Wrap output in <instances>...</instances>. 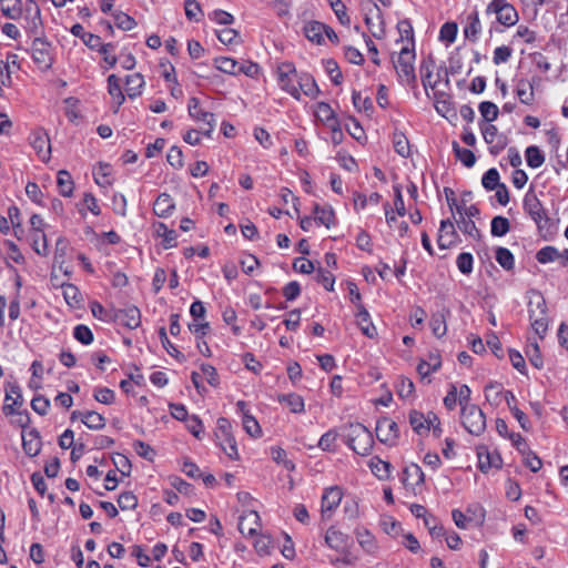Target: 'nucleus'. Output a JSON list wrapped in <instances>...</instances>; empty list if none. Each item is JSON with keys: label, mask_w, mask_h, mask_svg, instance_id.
<instances>
[{"label": "nucleus", "mask_w": 568, "mask_h": 568, "mask_svg": "<svg viewBox=\"0 0 568 568\" xmlns=\"http://www.w3.org/2000/svg\"><path fill=\"white\" fill-rule=\"evenodd\" d=\"M397 31L399 38L395 41L396 50H393V54L397 53V63L394 64L398 81L403 85L415 87L416 84V72H415V40L414 30L409 21L403 20L397 23Z\"/></svg>", "instance_id": "1"}, {"label": "nucleus", "mask_w": 568, "mask_h": 568, "mask_svg": "<svg viewBox=\"0 0 568 568\" xmlns=\"http://www.w3.org/2000/svg\"><path fill=\"white\" fill-rule=\"evenodd\" d=\"M528 314L534 333L542 339L548 331L549 317L546 300L539 291L528 292Z\"/></svg>", "instance_id": "2"}, {"label": "nucleus", "mask_w": 568, "mask_h": 568, "mask_svg": "<svg viewBox=\"0 0 568 568\" xmlns=\"http://www.w3.org/2000/svg\"><path fill=\"white\" fill-rule=\"evenodd\" d=\"M348 446L356 453L365 455L372 447L373 437L368 428L359 423H349L344 426Z\"/></svg>", "instance_id": "3"}, {"label": "nucleus", "mask_w": 568, "mask_h": 568, "mask_svg": "<svg viewBox=\"0 0 568 568\" xmlns=\"http://www.w3.org/2000/svg\"><path fill=\"white\" fill-rule=\"evenodd\" d=\"M275 74L280 89L290 94L295 100L300 101L301 93L296 85L300 73L297 72L295 65L287 61L281 62L276 67Z\"/></svg>", "instance_id": "4"}, {"label": "nucleus", "mask_w": 568, "mask_h": 568, "mask_svg": "<svg viewBox=\"0 0 568 568\" xmlns=\"http://www.w3.org/2000/svg\"><path fill=\"white\" fill-rule=\"evenodd\" d=\"M486 16H495L496 22L504 27H513L518 22V12L507 0H491L485 10Z\"/></svg>", "instance_id": "5"}, {"label": "nucleus", "mask_w": 568, "mask_h": 568, "mask_svg": "<svg viewBox=\"0 0 568 568\" xmlns=\"http://www.w3.org/2000/svg\"><path fill=\"white\" fill-rule=\"evenodd\" d=\"M215 437L217 445L233 460L239 459V450L235 438L232 435V425L227 418L217 419Z\"/></svg>", "instance_id": "6"}, {"label": "nucleus", "mask_w": 568, "mask_h": 568, "mask_svg": "<svg viewBox=\"0 0 568 568\" xmlns=\"http://www.w3.org/2000/svg\"><path fill=\"white\" fill-rule=\"evenodd\" d=\"M462 423L466 430L479 436L486 429V417L483 410L474 404H465L462 408Z\"/></svg>", "instance_id": "7"}, {"label": "nucleus", "mask_w": 568, "mask_h": 568, "mask_svg": "<svg viewBox=\"0 0 568 568\" xmlns=\"http://www.w3.org/2000/svg\"><path fill=\"white\" fill-rule=\"evenodd\" d=\"M189 115L196 122L202 123V133L204 136L211 138L215 129V118L211 112L202 110L200 106V100L192 97L187 103Z\"/></svg>", "instance_id": "8"}, {"label": "nucleus", "mask_w": 568, "mask_h": 568, "mask_svg": "<svg viewBox=\"0 0 568 568\" xmlns=\"http://www.w3.org/2000/svg\"><path fill=\"white\" fill-rule=\"evenodd\" d=\"M4 392L3 414L6 416L14 415L23 404L21 388L16 382H7Z\"/></svg>", "instance_id": "9"}, {"label": "nucleus", "mask_w": 568, "mask_h": 568, "mask_svg": "<svg viewBox=\"0 0 568 568\" xmlns=\"http://www.w3.org/2000/svg\"><path fill=\"white\" fill-rule=\"evenodd\" d=\"M524 209L526 213L535 221L538 229L542 230L548 226L549 219L546 211L535 194H527L524 199Z\"/></svg>", "instance_id": "10"}, {"label": "nucleus", "mask_w": 568, "mask_h": 568, "mask_svg": "<svg viewBox=\"0 0 568 568\" xmlns=\"http://www.w3.org/2000/svg\"><path fill=\"white\" fill-rule=\"evenodd\" d=\"M480 131L485 142L489 145L490 153L497 154L506 148L507 138L499 133L494 124H481Z\"/></svg>", "instance_id": "11"}, {"label": "nucleus", "mask_w": 568, "mask_h": 568, "mask_svg": "<svg viewBox=\"0 0 568 568\" xmlns=\"http://www.w3.org/2000/svg\"><path fill=\"white\" fill-rule=\"evenodd\" d=\"M30 144L37 152L39 159L48 162L51 156V144L48 133L42 129H37L30 134Z\"/></svg>", "instance_id": "12"}, {"label": "nucleus", "mask_w": 568, "mask_h": 568, "mask_svg": "<svg viewBox=\"0 0 568 568\" xmlns=\"http://www.w3.org/2000/svg\"><path fill=\"white\" fill-rule=\"evenodd\" d=\"M400 480L407 490H415L424 483V473L416 464H410L403 470Z\"/></svg>", "instance_id": "13"}, {"label": "nucleus", "mask_w": 568, "mask_h": 568, "mask_svg": "<svg viewBox=\"0 0 568 568\" xmlns=\"http://www.w3.org/2000/svg\"><path fill=\"white\" fill-rule=\"evenodd\" d=\"M260 516L254 510L244 511L239 520V530L244 536H254L261 527Z\"/></svg>", "instance_id": "14"}, {"label": "nucleus", "mask_w": 568, "mask_h": 568, "mask_svg": "<svg viewBox=\"0 0 568 568\" xmlns=\"http://www.w3.org/2000/svg\"><path fill=\"white\" fill-rule=\"evenodd\" d=\"M115 321L130 329H135L141 324L140 310L135 306L119 310L115 313Z\"/></svg>", "instance_id": "15"}, {"label": "nucleus", "mask_w": 568, "mask_h": 568, "mask_svg": "<svg viewBox=\"0 0 568 568\" xmlns=\"http://www.w3.org/2000/svg\"><path fill=\"white\" fill-rule=\"evenodd\" d=\"M237 412L242 414V424L245 432L252 437H260L262 429L254 416L248 414L247 405L243 400L236 403Z\"/></svg>", "instance_id": "16"}, {"label": "nucleus", "mask_w": 568, "mask_h": 568, "mask_svg": "<svg viewBox=\"0 0 568 568\" xmlns=\"http://www.w3.org/2000/svg\"><path fill=\"white\" fill-rule=\"evenodd\" d=\"M342 489L337 486H332L325 489L324 494L322 495L321 505L323 518L326 517L327 513H331L332 510L338 507V505L342 501Z\"/></svg>", "instance_id": "17"}, {"label": "nucleus", "mask_w": 568, "mask_h": 568, "mask_svg": "<svg viewBox=\"0 0 568 568\" xmlns=\"http://www.w3.org/2000/svg\"><path fill=\"white\" fill-rule=\"evenodd\" d=\"M296 85L300 89L301 95L304 94L312 100H315L321 94V90L315 79L307 72L300 73Z\"/></svg>", "instance_id": "18"}, {"label": "nucleus", "mask_w": 568, "mask_h": 568, "mask_svg": "<svg viewBox=\"0 0 568 568\" xmlns=\"http://www.w3.org/2000/svg\"><path fill=\"white\" fill-rule=\"evenodd\" d=\"M457 233L450 220L440 222L439 234L437 239L438 246L443 250L449 248L456 242Z\"/></svg>", "instance_id": "19"}, {"label": "nucleus", "mask_w": 568, "mask_h": 568, "mask_svg": "<svg viewBox=\"0 0 568 568\" xmlns=\"http://www.w3.org/2000/svg\"><path fill=\"white\" fill-rule=\"evenodd\" d=\"M313 214L315 216V222L318 225H324L325 227L331 229L336 224L335 212L331 205L315 204L313 207Z\"/></svg>", "instance_id": "20"}, {"label": "nucleus", "mask_w": 568, "mask_h": 568, "mask_svg": "<svg viewBox=\"0 0 568 568\" xmlns=\"http://www.w3.org/2000/svg\"><path fill=\"white\" fill-rule=\"evenodd\" d=\"M325 544L336 551H344L348 545V536L335 527H329L325 534Z\"/></svg>", "instance_id": "21"}, {"label": "nucleus", "mask_w": 568, "mask_h": 568, "mask_svg": "<svg viewBox=\"0 0 568 568\" xmlns=\"http://www.w3.org/2000/svg\"><path fill=\"white\" fill-rule=\"evenodd\" d=\"M22 447L27 455L37 456L41 449V442L36 429L22 432Z\"/></svg>", "instance_id": "22"}, {"label": "nucleus", "mask_w": 568, "mask_h": 568, "mask_svg": "<svg viewBox=\"0 0 568 568\" xmlns=\"http://www.w3.org/2000/svg\"><path fill=\"white\" fill-rule=\"evenodd\" d=\"M174 209L175 203L168 193L160 194L153 204V212L159 217L170 216L173 213Z\"/></svg>", "instance_id": "23"}, {"label": "nucleus", "mask_w": 568, "mask_h": 568, "mask_svg": "<svg viewBox=\"0 0 568 568\" xmlns=\"http://www.w3.org/2000/svg\"><path fill=\"white\" fill-rule=\"evenodd\" d=\"M478 457V467L481 471L486 473L490 468H499L501 465V459L498 455H491L487 448L479 447L477 449Z\"/></svg>", "instance_id": "24"}, {"label": "nucleus", "mask_w": 568, "mask_h": 568, "mask_svg": "<svg viewBox=\"0 0 568 568\" xmlns=\"http://www.w3.org/2000/svg\"><path fill=\"white\" fill-rule=\"evenodd\" d=\"M326 30V24L318 22V21H311L307 22L304 26V34L305 37L316 43V44H323L324 43V32Z\"/></svg>", "instance_id": "25"}, {"label": "nucleus", "mask_w": 568, "mask_h": 568, "mask_svg": "<svg viewBox=\"0 0 568 568\" xmlns=\"http://www.w3.org/2000/svg\"><path fill=\"white\" fill-rule=\"evenodd\" d=\"M516 94L521 103L532 104L535 101L534 83L526 79H519L516 85Z\"/></svg>", "instance_id": "26"}, {"label": "nucleus", "mask_w": 568, "mask_h": 568, "mask_svg": "<svg viewBox=\"0 0 568 568\" xmlns=\"http://www.w3.org/2000/svg\"><path fill=\"white\" fill-rule=\"evenodd\" d=\"M314 114L317 121L325 126L338 120L332 106L326 102H317L315 104Z\"/></svg>", "instance_id": "27"}, {"label": "nucleus", "mask_w": 568, "mask_h": 568, "mask_svg": "<svg viewBox=\"0 0 568 568\" xmlns=\"http://www.w3.org/2000/svg\"><path fill=\"white\" fill-rule=\"evenodd\" d=\"M108 92L112 97L113 102L115 103V112L123 104L125 97L122 92L120 79L115 74H111L108 78Z\"/></svg>", "instance_id": "28"}, {"label": "nucleus", "mask_w": 568, "mask_h": 568, "mask_svg": "<svg viewBox=\"0 0 568 568\" xmlns=\"http://www.w3.org/2000/svg\"><path fill=\"white\" fill-rule=\"evenodd\" d=\"M442 366L440 356L436 353L428 355V361H422L417 366V372L422 378L429 376L432 373L438 371Z\"/></svg>", "instance_id": "29"}, {"label": "nucleus", "mask_w": 568, "mask_h": 568, "mask_svg": "<svg viewBox=\"0 0 568 568\" xmlns=\"http://www.w3.org/2000/svg\"><path fill=\"white\" fill-rule=\"evenodd\" d=\"M357 324L361 331L368 337H373L376 333L375 326L369 321V314L363 304H358L357 312L355 314Z\"/></svg>", "instance_id": "30"}, {"label": "nucleus", "mask_w": 568, "mask_h": 568, "mask_svg": "<svg viewBox=\"0 0 568 568\" xmlns=\"http://www.w3.org/2000/svg\"><path fill=\"white\" fill-rule=\"evenodd\" d=\"M481 32V23L477 11H473L467 17V24L464 28V34L467 39L476 41Z\"/></svg>", "instance_id": "31"}, {"label": "nucleus", "mask_w": 568, "mask_h": 568, "mask_svg": "<svg viewBox=\"0 0 568 568\" xmlns=\"http://www.w3.org/2000/svg\"><path fill=\"white\" fill-rule=\"evenodd\" d=\"M155 234L162 237L165 248L176 246L178 234L174 230H170L164 223L158 222L154 224Z\"/></svg>", "instance_id": "32"}, {"label": "nucleus", "mask_w": 568, "mask_h": 568, "mask_svg": "<svg viewBox=\"0 0 568 568\" xmlns=\"http://www.w3.org/2000/svg\"><path fill=\"white\" fill-rule=\"evenodd\" d=\"M435 64L432 60H424L420 64V78L424 88L435 89L437 85V79L434 77Z\"/></svg>", "instance_id": "33"}, {"label": "nucleus", "mask_w": 568, "mask_h": 568, "mask_svg": "<svg viewBox=\"0 0 568 568\" xmlns=\"http://www.w3.org/2000/svg\"><path fill=\"white\" fill-rule=\"evenodd\" d=\"M356 538L361 547L368 554H374L377 549L374 536L364 527H358L355 531Z\"/></svg>", "instance_id": "34"}, {"label": "nucleus", "mask_w": 568, "mask_h": 568, "mask_svg": "<svg viewBox=\"0 0 568 568\" xmlns=\"http://www.w3.org/2000/svg\"><path fill=\"white\" fill-rule=\"evenodd\" d=\"M125 90L129 98L133 99L139 97L142 93V88L144 85V79L140 73L129 74L125 78Z\"/></svg>", "instance_id": "35"}, {"label": "nucleus", "mask_w": 568, "mask_h": 568, "mask_svg": "<svg viewBox=\"0 0 568 568\" xmlns=\"http://www.w3.org/2000/svg\"><path fill=\"white\" fill-rule=\"evenodd\" d=\"M368 466L372 473L378 479H387L389 477L390 464L388 462H385L378 457H372L369 459Z\"/></svg>", "instance_id": "36"}, {"label": "nucleus", "mask_w": 568, "mask_h": 568, "mask_svg": "<svg viewBox=\"0 0 568 568\" xmlns=\"http://www.w3.org/2000/svg\"><path fill=\"white\" fill-rule=\"evenodd\" d=\"M62 294L68 305L77 307L82 302L80 290L73 284H63Z\"/></svg>", "instance_id": "37"}, {"label": "nucleus", "mask_w": 568, "mask_h": 568, "mask_svg": "<svg viewBox=\"0 0 568 568\" xmlns=\"http://www.w3.org/2000/svg\"><path fill=\"white\" fill-rule=\"evenodd\" d=\"M58 189L62 196L69 197L73 193V181L69 172L59 171L58 172Z\"/></svg>", "instance_id": "38"}, {"label": "nucleus", "mask_w": 568, "mask_h": 568, "mask_svg": "<svg viewBox=\"0 0 568 568\" xmlns=\"http://www.w3.org/2000/svg\"><path fill=\"white\" fill-rule=\"evenodd\" d=\"M82 423L90 429H102L105 426V418L93 410L84 412Z\"/></svg>", "instance_id": "39"}, {"label": "nucleus", "mask_w": 568, "mask_h": 568, "mask_svg": "<svg viewBox=\"0 0 568 568\" xmlns=\"http://www.w3.org/2000/svg\"><path fill=\"white\" fill-rule=\"evenodd\" d=\"M278 400L286 404L292 413L296 414L304 412V399L297 394L291 393L287 395H282L278 397Z\"/></svg>", "instance_id": "40"}, {"label": "nucleus", "mask_w": 568, "mask_h": 568, "mask_svg": "<svg viewBox=\"0 0 568 568\" xmlns=\"http://www.w3.org/2000/svg\"><path fill=\"white\" fill-rule=\"evenodd\" d=\"M214 65L217 70L227 73V74H237V62L233 58L229 57H219L214 59Z\"/></svg>", "instance_id": "41"}, {"label": "nucleus", "mask_w": 568, "mask_h": 568, "mask_svg": "<svg viewBox=\"0 0 568 568\" xmlns=\"http://www.w3.org/2000/svg\"><path fill=\"white\" fill-rule=\"evenodd\" d=\"M504 394L501 385L498 383H490L485 387V397L491 405H499Z\"/></svg>", "instance_id": "42"}, {"label": "nucleus", "mask_w": 568, "mask_h": 568, "mask_svg": "<svg viewBox=\"0 0 568 568\" xmlns=\"http://www.w3.org/2000/svg\"><path fill=\"white\" fill-rule=\"evenodd\" d=\"M496 261L506 271H510L515 266V257L506 247H498L496 250Z\"/></svg>", "instance_id": "43"}, {"label": "nucleus", "mask_w": 568, "mask_h": 568, "mask_svg": "<svg viewBox=\"0 0 568 568\" xmlns=\"http://www.w3.org/2000/svg\"><path fill=\"white\" fill-rule=\"evenodd\" d=\"M510 230L509 220L504 216H495L491 220L490 232L494 236H504Z\"/></svg>", "instance_id": "44"}, {"label": "nucleus", "mask_w": 568, "mask_h": 568, "mask_svg": "<svg viewBox=\"0 0 568 568\" xmlns=\"http://www.w3.org/2000/svg\"><path fill=\"white\" fill-rule=\"evenodd\" d=\"M393 146L395 148V151L403 158H407L410 154L408 140L400 132H393Z\"/></svg>", "instance_id": "45"}, {"label": "nucleus", "mask_w": 568, "mask_h": 568, "mask_svg": "<svg viewBox=\"0 0 568 568\" xmlns=\"http://www.w3.org/2000/svg\"><path fill=\"white\" fill-rule=\"evenodd\" d=\"M453 150L455 152L456 158L460 160L465 166L471 168L475 164L476 158L473 151L459 146L457 142L453 143Z\"/></svg>", "instance_id": "46"}, {"label": "nucleus", "mask_w": 568, "mask_h": 568, "mask_svg": "<svg viewBox=\"0 0 568 568\" xmlns=\"http://www.w3.org/2000/svg\"><path fill=\"white\" fill-rule=\"evenodd\" d=\"M456 223H457L458 229L463 233L469 235L473 239L479 237V231H478L475 222L473 221V219H467L466 216H459L456 220Z\"/></svg>", "instance_id": "47"}, {"label": "nucleus", "mask_w": 568, "mask_h": 568, "mask_svg": "<svg viewBox=\"0 0 568 568\" xmlns=\"http://www.w3.org/2000/svg\"><path fill=\"white\" fill-rule=\"evenodd\" d=\"M32 247L37 254L47 256L49 253L45 233L31 232Z\"/></svg>", "instance_id": "48"}, {"label": "nucleus", "mask_w": 568, "mask_h": 568, "mask_svg": "<svg viewBox=\"0 0 568 568\" xmlns=\"http://www.w3.org/2000/svg\"><path fill=\"white\" fill-rule=\"evenodd\" d=\"M526 161L528 166L537 169L544 164L545 156L537 146L532 145L526 149Z\"/></svg>", "instance_id": "49"}, {"label": "nucleus", "mask_w": 568, "mask_h": 568, "mask_svg": "<svg viewBox=\"0 0 568 568\" xmlns=\"http://www.w3.org/2000/svg\"><path fill=\"white\" fill-rule=\"evenodd\" d=\"M113 19H114L115 26L119 29L124 30V31H130V30L134 29L136 26V21L132 17H130L129 14H126L122 11L114 12Z\"/></svg>", "instance_id": "50"}, {"label": "nucleus", "mask_w": 568, "mask_h": 568, "mask_svg": "<svg viewBox=\"0 0 568 568\" xmlns=\"http://www.w3.org/2000/svg\"><path fill=\"white\" fill-rule=\"evenodd\" d=\"M2 13L10 18L17 19L21 14L20 0H0Z\"/></svg>", "instance_id": "51"}, {"label": "nucleus", "mask_w": 568, "mask_h": 568, "mask_svg": "<svg viewBox=\"0 0 568 568\" xmlns=\"http://www.w3.org/2000/svg\"><path fill=\"white\" fill-rule=\"evenodd\" d=\"M479 112L483 116V119L490 123L495 121L498 116L499 110L498 106L489 101H484L479 104Z\"/></svg>", "instance_id": "52"}, {"label": "nucleus", "mask_w": 568, "mask_h": 568, "mask_svg": "<svg viewBox=\"0 0 568 568\" xmlns=\"http://www.w3.org/2000/svg\"><path fill=\"white\" fill-rule=\"evenodd\" d=\"M414 383L406 377H402L397 385V394L400 398L410 400L414 397Z\"/></svg>", "instance_id": "53"}, {"label": "nucleus", "mask_w": 568, "mask_h": 568, "mask_svg": "<svg viewBox=\"0 0 568 568\" xmlns=\"http://www.w3.org/2000/svg\"><path fill=\"white\" fill-rule=\"evenodd\" d=\"M430 327L435 336H444L447 331L445 315L443 313L433 315L430 320Z\"/></svg>", "instance_id": "54"}, {"label": "nucleus", "mask_w": 568, "mask_h": 568, "mask_svg": "<svg viewBox=\"0 0 568 568\" xmlns=\"http://www.w3.org/2000/svg\"><path fill=\"white\" fill-rule=\"evenodd\" d=\"M41 45L43 44L41 43ZM31 55L33 61L38 63L41 68L50 67L51 59L45 48H38L37 45H33Z\"/></svg>", "instance_id": "55"}, {"label": "nucleus", "mask_w": 568, "mask_h": 568, "mask_svg": "<svg viewBox=\"0 0 568 568\" xmlns=\"http://www.w3.org/2000/svg\"><path fill=\"white\" fill-rule=\"evenodd\" d=\"M328 3L342 24H349L351 19L342 0H328Z\"/></svg>", "instance_id": "56"}, {"label": "nucleus", "mask_w": 568, "mask_h": 568, "mask_svg": "<svg viewBox=\"0 0 568 568\" xmlns=\"http://www.w3.org/2000/svg\"><path fill=\"white\" fill-rule=\"evenodd\" d=\"M559 257V252L554 246H545L539 250L536 254V258L539 263L546 264L556 261Z\"/></svg>", "instance_id": "57"}, {"label": "nucleus", "mask_w": 568, "mask_h": 568, "mask_svg": "<svg viewBox=\"0 0 568 568\" xmlns=\"http://www.w3.org/2000/svg\"><path fill=\"white\" fill-rule=\"evenodd\" d=\"M352 100L355 109L358 111L367 112L373 108V102L369 97L364 95L362 92L354 91L352 94Z\"/></svg>", "instance_id": "58"}, {"label": "nucleus", "mask_w": 568, "mask_h": 568, "mask_svg": "<svg viewBox=\"0 0 568 568\" xmlns=\"http://www.w3.org/2000/svg\"><path fill=\"white\" fill-rule=\"evenodd\" d=\"M73 336L77 341L84 345H89L93 342L92 331L85 325H77L73 329Z\"/></svg>", "instance_id": "59"}, {"label": "nucleus", "mask_w": 568, "mask_h": 568, "mask_svg": "<svg viewBox=\"0 0 568 568\" xmlns=\"http://www.w3.org/2000/svg\"><path fill=\"white\" fill-rule=\"evenodd\" d=\"M481 184L486 190H495L500 185L499 173L496 169H489L481 179Z\"/></svg>", "instance_id": "60"}, {"label": "nucleus", "mask_w": 568, "mask_h": 568, "mask_svg": "<svg viewBox=\"0 0 568 568\" xmlns=\"http://www.w3.org/2000/svg\"><path fill=\"white\" fill-rule=\"evenodd\" d=\"M337 439V433L334 429H329L318 440V447L326 452L335 449V442Z\"/></svg>", "instance_id": "61"}, {"label": "nucleus", "mask_w": 568, "mask_h": 568, "mask_svg": "<svg viewBox=\"0 0 568 568\" xmlns=\"http://www.w3.org/2000/svg\"><path fill=\"white\" fill-rule=\"evenodd\" d=\"M121 510H132L138 506V499L132 491H124L118 498Z\"/></svg>", "instance_id": "62"}, {"label": "nucleus", "mask_w": 568, "mask_h": 568, "mask_svg": "<svg viewBox=\"0 0 568 568\" xmlns=\"http://www.w3.org/2000/svg\"><path fill=\"white\" fill-rule=\"evenodd\" d=\"M432 537L439 538L445 535L444 526L433 516L425 517L424 521Z\"/></svg>", "instance_id": "63"}, {"label": "nucleus", "mask_w": 568, "mask_h": 568, "mask_svg": "<svg viewBox=\"0 0 568 568\" xmlns=\"http://www.w3.org/2000/svg\"><path fill=\"white\" fill-rule=\"evenodd\" d=\"M93 397L101 404L110 405L114 402L115 394L108 387H99L94 389Z\"/></svg>", "instance_id": "64"}]
</instances>
